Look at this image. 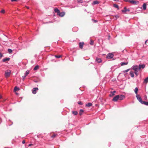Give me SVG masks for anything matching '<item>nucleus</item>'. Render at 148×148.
I'll list each match as a JSON object with an SVG mask.
<instances>
[{"mask_svg":"<svg viewBox=\"0 0 148 148\" xmlns=\"http://www.w3.org/2000/svg\"><path fill=\"white\" fill-rule=\"evenodd\" d=\"M136 97L137 100L139 101V102L141 103L142 104L144 101H143L140 96L138 95H136Z\"/></svg>","mask_w":148,"mask_h":148,"instance_id":"obj_1","label":"nucleus"},{"mask_svg":"<svg viewBox=\"0 0 148 148\" xmlns=\"http://www.w3.org/2000/svg\"><path fill=\"white\" fill-rule=\"evenodd\" d=\"M11 73V71L9 70H8L5 72V75L6 77H9Z\"/></svg>","mask_w":148,"mask_h":148,"instance_id":"obj_2","label":"nucleus"},{"mask_svg":"<svg viewBox=\"0 0 148 148\" xmlns=\"http://www.w3.org/2000/svg\"><path fill=\"white\" fill-rule=\"evenodd\" d=\"M132 69L134 71H139V66H138L135 65L133 66L132 67Z\"/></svg>","mask_w":148,"mask_h":148,"instance_id":"obj_3","label":"nucleus"},{"mask_svg":"<svg viewBox=\"0 0 148 148\" xmlns=\"http://www.w3.org/2000/svg\"><path fill=\"white\" fill-rule=\"evenodd\" d=\"M114 55L112 53H108L106 57V58L108 59H111L113 58Z\"/></svg>","mask_w":148,"mask_h":148,"instance_id":"obj_4","label":"nucleus"},{"mask_svg":"<svg viewBox=\"0 0 148 148\" xmlns=\"http://www.w3.org/2000/svg\"><path fill=\"white\" fill-rule=\"evenodd\" d=\"M130 3L134 5H136L139 3V2L138 1L135 0H131L130 1Z\"/></svg>","mask_w":148,"mask_h":148,"instance_id":"obj_5","label":"nucleus"},{"mask_svg":"<svg viewBox=\"0 0 148 148\" xmlns=\"http://www.w3.org/2000/svg\"><path fill=\"white\" fill-rule=\"evenodd\" d=\"M145 65L144 64H139L138 66H139V70H140L141 69H143L145 67Z\"/></svg>","mask_w":148,"mask_h":148,"instance_id":"obj_6","label":"nucleus"},{"mask_svg":"<svg viewBox=\"0 0 148 148\" xmlns=\"http://www.w3.org/2000/svg\"><path fill=\"white\" fill-rule=\"evenodd\" d=\"M84 44V43L83 42H80L79 43V47L81 49L83 48V45Z\"/></svg>","mask_w":148,"mask_h":148,"instance_id":"obj_7","label":"nucleus"},{"mask_svg":"<svg viewBox=\"0 0 148 148\" xmlns=\"http://www.w3.org/2000/svg\"><path fill=\"white\" fill-rule=\"evenodd\" d=\"M65 13L64 12H60L58 15L61 17H62L65 15Z\"/></svg>","mask_w":148,"mask_h":148,"instance_id":"obj_8","label":"nucleus"},{"mask_svg":"<svg viewBox=\"0 0 148 148\" xmlns=\"http://www.w3.org/2000/svg\"><path fill=\"white\" fill-rule=\"evenodd\" d=\"M119 98V95H116L112 99V101H116Z\"/></svg>","mask_w":148,"mask_h":148,"instance_id":"obj_9","label":"nucleus"},{"mask_svg":"<svg viewBox=\"0 0 148 148\" xmlns=\"http://www.w3.org/2000/svg\"><path fill=\"white\" fill-rule=\"evenodd\" d=\"M122 12H129L130 10L129 9H127L126 7H125L124 8V10H121Z\"/></svg>","mask_w":148,"mask_h":148,"instance_id":"obj_10","label":"nucleus"},{"mask_svg":"<svg viewBox=\"0 0 148 148\" xmlns=\"http://www.w3.org/2000/svg\"><path fill=\"white\" fill-rule=\"evenodd\" d=\"M38 88H34L32 90V93L34 94H35L36 93V91L38 90Z\"/></svg>","mask_w":148,"mask_h":148,"instance_id":"obj_11","label":"nucleus"},{"mask_svg":"<svg viewBox=\"0 0 148 148\" xmlns=\"http://www.w3.org/2000/svg\"><path fill=\"white\" fill-rule=\"evenodd\" d=\"M125 98V96L123 95H119V99L120 100H122Z\"/></svg>","mask_w":148,"mask_h":148,"instance_id":"obj_12","label":"nucleus"},{"mask_svg":"<svg viewBox=\"0 0 148 148\" xmlns=\"http://www.w3.org/2000/svg\"><path fill=\"white\" fill-rule=\"evenodd\" d=\"M10 60V58H4L2 60V61L3 62H5L7 61H9Z\"/></svg>","mask_w":148,"mask_h":148,"instance_id":"obj_13","label":"nucleus"},{"mask_svg":"<svg viewBox=\"0 0 148 148\" xmlns=\"http://www.w3.org/2000/svg\"><path fill=\"white\" fill-rule=\"evenodd\" d=\"M96 61L99 63H100L101 62V58H96Z\"/></svg>","mask_w":148,"mask_h":148,"instance_id":"obj_14","label":"nucleus"},{"mask_svg":"<svg viewBox=\"0 0 148 148\" xmlns=\"http://www.w3.org/2000/svg\"><path fill=\"white\" fill-rule=\"evenodd\" d=\"M55 12L57 13V15L60 12L59 10L57 8H55L54 9Z\"/></svg>","mask_w":148,"mask_h":148,"instance_id":"obj_15","label":"nucleus"},{"mask_svg":"<svg viewBox=\"0 0 148 148\" xmlns=\"http://www.w3.org/2000/svg\"><path fill=\"white\" fill-rule=\"evenodd\" d=\"M116 92V91H114L113 92L111 91V94L109 95L110 97H112L115 95L114 93Z\"/></svg>","mask_w":148,"mask_h":148,"instance_id":"obj_16","label":"nucleus"},{"mask_svg":"<svg viewBox=\"0 0 148 148\" xmlns=\"http://www.w3.org/2000/svg\"><path fill=\"white\" fill-rule=\"evenodd\" d=\"M92 106V104L91 103H89L86 104V106L88 107H90Z\"/></svg>","mask_w":148,"mask_h":148,"instance_id":"obj_17","label":"nucleus"},{"mask_svg":"<svg viewBox=\"0 0 148 148\" xmlns=\"http://www.w3.org/2000/svg\"><path fill=\"white\" fill-rule=\"evenodd\" d=\"M99 3V1H93V2L92 4L93 5H96L98 4Z\"/></svg>","mask_w":148,"mask_h":148,"instance_id":"obj_18","label":"nucleus"},{"mask_svg":"<svg viewBox=\"0 0 148 148\" xmlns=\"http://www.w3.org/2000/svg\"><path fill=\"white\" fill-rule=\"evenodd\" d=\"M127 64H128L127 62H122L121 63V65L122 66H124L125 65H127Z\"/></svg>","mask_w":148,"mask_h":148,"instance_id":"obj_19","label":"nucleus"},{"mask_svg":"<svg viewBox=\"0 0 148 148\" xmlns=\"http://www.w3.org/2000/svg\"><path fill=\"white\" fill-rule=\"evenodd\" d=\"M130 76L132 77H134V74L133 71H131L130 72Z\"/></svg>","mask_w":148,"mask_h":148,"instance_id":"obj_20","label":"nucleus"},{"mask_svg":"<svg viewBox=\"0 0 148 148\" xmlns=\"http://www.w3.org/2000/svg\"><path fill=\"white\" fill-rule=\"evenodd\" d=\"M72 113L74 115H76L77 114L78 112L77 111H72Z\"/></svg>","mask_w":148,"mask_h":148,"instance_id":"obj_21","label":"nucleus"},{"mask_svg":"<svg viewBox=\"0 0 148 148\" xmlns=\"http://www.w3.org/2000/svg\"><path fill=\"white\" fill-rule=\"evenodd\" d=\"M143 10H145L146 8V4L145 3H144L143 5Z\"/></svg>","mask_w":148,"mask_h":148,"instance_id":"obj_22","label":"nucleus"},{"mask_svg":"<svg viewBox=\"0 0 148 148\" xmlns=\"http://www.w3.org/2000/svg\"><path fill=\"white\" fill-rule=\"evenodd\" d=\"M138 91V88L137 87H136L134 89V92L137 95Z\"/></svg>","mask_w":148,"mask_h":148,"instance_id":"obj_23","label":"nucleus"},{"mask_svg":"<svg viewBox=\"0 0 148 148\" xmlns=\"http://www.w3.org/2000/svg\"><path fill=\"white\" fill-rule=\"evenodd\" d=\"M142 104H144L146 106H148V101H144Z\"/></svg>","mask_w":148,"mask_h":148,"instance_id":"obj_24","label":"nucleus"},{"mask_svg":"<svg viewBox=\"0 0 148 148\" xmlns=\"http://www.w3.org/2000/svg\"><path fill=\"white\" fill-rule=\"evenodd\" d=\"M84 112V110L82 109H80L79 111V114L80 115H82L83 112Z\"/></svg>","mask_w":148,"mask_h":148,"instance_id":"obj_25","label":"nucleus"},{"mask_svg":"<svg viewBox=\"0 0 148 148\" xmlns=\"http://www.w3.org/2000/svg\"><path fill=\"white\" fill-rule=\"evenodd\" d=\"M39 66L38 65H36L34 69V70L35 71L39 68Z\"/></svg>","mask_w":148,"mask_h":148,"instance_id":"obj_26","label":"nucleus"},{"mask_svg":"<svg viewBox=\"0 0 148 148\" xmlns=\"http://www.w3.org/2000/svg\"><path fill=\"white\" fill-rule=\"evenodd\" d=\"M113 6L114 7L116 8H117L118 9H119L118 5L116 4H114Z\"/></svg>","mask_w":148,"mask_h":148,"instance_id":"obj_27","label":"nucleus"},{"mask_svg":"<svg viewBox=\"0 0 148 148\" xmlns=\"http://www.w3.org/2000/svg\"><path fill=\"white\" fill-rule=\"evenodd\" d=\"M29 73V71L28 70H27L25 73V75L27 76Z\"/></svg>","mask_w":148,"mask_h":148,"instance_id":"obj_28","label":"nucleus"},{"mask_svg":"<svg viewBox=\"0 0 148 148\" xmlns=\"http://www.w3.org/2000/svg\"><path fill=\"white\" fill-rule=\"evenodd\" d=\"M93 43H94L93 41V40H90V44L91 45H93Z\"/></svg>","mask_w":148,"mask_h":148,"instance_id":"obj_29","label":"nucleus"},{"mask_svg":"<svg viewBox=\"0 0 148 148\" xmlns=\"http://www.w3.org/2000/svg\"><path fill=\"white\" fill-rule=\"evenodd\" d=\"M55 56L56 58H59L61 57L62 56L61 55H55Z\"/></svg>","mask_w":148,"mask_h":148,"instance_id":"obj_30","label":"nucleus"},{"mask_svg":"<svg viewBox=\"0 0 148 148\" xmlns=\"http://www.w3.org/2000/svg\"><path fill=\"white\" fill-rule=\"evenodd\" d=\"M8 52L9 53H11L12 52V50L11 49H8Z\"/></svg>","mask_w":148,"mask_h":148,"instance_id":"obj_31","label":"nucleus"},{"mask_svg":"<svg viewBox=\"0 0 148 148\" xmlns=\"http://www.w3.org/2000/svg\"><path fill=\"white\" fill-rule=\"evenodd\" d=\"M19 90V88L16 86H15L14 88V90L15 91H16L17 90Z\"/></svg>","mask_w":148,"mask_h":148,"instance_id":"obj_32","label":"nucleus"},{"mask_svg":"<svg viewBox=\"0 0 148 148\" xmlns=\"http://www.w3.org/2000/svg\"><path fill=\"white\" fill-rule=\"evenodd\" d=\"M57 135V134H54L51 136V137L54 138Z\"/></svg>","mask_w":148,"mask_h":148,"instance_id":"obj_33","label":"nucleus"},{"mask_svg":"<svg viewBox=\"0 0 148 148\" xmlns=\"http://www.w3.org/2000/svg\"><path fill=\"white\" fill-rule=\"evenodd\" d=\"M138 71H134V73L136 76H137L138 75Z\"/></svg>","mask_w":148,"mask_h":148,"instance_id":"obj_34","label":"nucleus"},{"mask_svg":"<svg viewBox=\"0 0 148 148\" xmlns=\"http://www.w3.org/2000/svg\"><path fill=\"white\" fill-rule=\"evenodd\" d=\"M148 82V77L144 79V82Z\"/></svg>","mask_w":148,"mask_h":148,"instance_id":"obj_35","label":"nucleus"},{"mask_svg":"<svg viewBox=\"0 0 148 148\" xmlns=\"http://www.w3.org/2000/svg\"><path fill=\"white\" fill-rule=\"evenodd\" d=\"M130 70V69H128L127 70H125L123 71V72L125 73L128 72Z\"/></svg>","mask_w":148,"mask_h":148,"instance_id":"obj_36","label":"nucleus"},{"mask_svg":"<svg viewBox=\"0 0 148 148\" xmlns=\"http://www.w3.org/2000/svg\"><path fill=\"white\" fill-rule=\"evenodd\" d=\"M26 76H26V75H25L23 76H22V79H23V80H24V79H25V77H26Z\"/></svg>","mask_w":148,"mask_h":148,"instance_id":"obj_37","label":"nucleus"},{"mask_svg":"<svg viewBox=\"0 0 148 148\" xmlns=\"http://www.w3.org/2000/svg\"><path fill=\"white\" fill-rule=\"evenodd\" d=\"M77 103L78 104H79L80 105H82V103L80 101H79Z\"/></svg>","mask_w":148,"mask_h":148,"instance_id":"obj_38","label":"nucleus"},{"mask_svg":"<svg viewBox=\"0 0 148 148\" xmlns=\"http://www.w3.org/2000/svg\"><path fill=\"white\" fill-rule=\"evenodd\" d=\"M92 20L95 23H97L98 22L97 20H94L93 19H92Z\"/></svg>","mask_w":148,"mask_h":148,"instance_id":"obj_39","label":"nucleus"},{"mask_svg":"<svg viewBox=\"0 0 148 148\" xmlns=\"http://www.w3.org/2000/svg\"><path fill=\"white\" fill-rule=\"evenodd\" d=\"M0 12L1 13H4L5 12V10H2Z\"/></svg>","mask_w":148,"mask_h":148,"instance_id":"obj_40","label":"nucleus"},{"mask_svg":"<svg viewBox=\"0 0 148 148\" xmlns=\"http://www.w3.org/2000/svg\"><path fill=\"white\" fill-rule=\"evenodd\" d=\"M3 56V55L0 52V59Z\"/></svg>","mask_w":148,"mask_h":148,"instance_id":"obj_41","label":"nucleus"},{"mask_svg":"<svg viewBox=\"0 0 148 148\" xmlns=\"http://www.w3.org/2000/svg\"><path fill=\"white\" fill-rule=\"evenodd\" d=\"M125 2H128L130 3V0H123Z\"/></svg>","mask_w":148,"mask_h":148,"instance_id":"obj_42","label":"nucleus"},{"mask_svg":"<svg viewBox=\"0 0 148 148\" xmlns=\"http://www.w3.org/2000/svg\"><path fill=\"white\" fill-rule=\"evenodd\" d=\"M78 2L79 3H82L83 2L82 0H80L78 1Z\"/></svg>","mask_w":148,"mask_h":148,"instance_id":"obj_43","label":"nucleus"},{"mask_svg":"<svg viewBox=\"0 0 148 148\" xmlns=\"http://www.w3.org/2000/svg\"><path fill=\"white\" fill-rule=\"evenodd\" d=\"M115 17L116 18H117L119 17V16L118 15H115Z\"/></svg>","mask_w":148,"mask_h":148,"instance_id":"obj_44","label":"nucleus"},{"mask_svg":"<svg viewBox=\"0 0 148 148\" xmlns=\"http://www.w3.org/2000/svg\"><path fill=\"white\" fill-rule=\"evenodd\" d=\"M33 145V144H30L28 146L29 147H31Z\"/></svg>","mask_w":148,"mask_h":148,"instance_id":"obj_45","label":"nucleus"},{"mask_svg":"<svg viewBox=\"0 0 148 148\" xmlns=\"http://www.w3.org/2000/svg\"><path fill=\"white\" fill-rule=\"evenodd\" d=\"M22 143L23 144H25V140H23Z\"/></svg>","mask_w":148,"mask_h":148,"instance_id":"obj_46","label":"nucleus"},{"mask_svg":"<svg viewBox=\"0 0 148 148\" xmlns=\"http://www.w3.org/2000/svg\"><path fill=\"white\" fill-rule=\"evenodd\" d=\"M12 2L16 1L17 0H11Z\"/></svg>","mask_w":148,"mask_h":148,"instance_id":"obj_47","label":"nucleus"},{"mask_svg":"<svg viewBox=\"0 0 148 148\" xmlns=\"http://www.w3.org/2000/svg\"><path fill=\"white\" fill-rule=\"evenodd\" d=\"M113 1H115L116 2L119 1V0H113Z\"/></svg>","mask_w":148,"mask_h":148,"instance_id":"obj_48","label":"nucleus"},{"mask_svg":"<svg viewBox=\"0 0 148 148\" xmlns=\"http://www.w3.org/2000/svg\"><path fill=\"white\" fill-rule=\"evenodd\" d=\"M147 40H146L145 41V44H146V43H147Z\"/></svg>","mask_w":148,"mask_h":148,"instance_id":"obj_49","label":"nucleus"},{"mask_svg":"<svg viewBox=\"0 0 148 148\" xmlns=\"http://www.w3.org/2000/svg\"><path fill=\"white\" fill-rule=\"evenodd\" d=\"M2 98V96L1 95H0V99Z\"/></svg>","mask_w":148,"mask_h":148,"instance_id":"obj_50","label":"nucleus"},{"mask_svg":"<svg viewBox=\"0 0 148 148\" xmlns=\"http://www.w3.org/2000/svg\"><path fill=\"white\" fill-rule=\"evenodd\" d=\"M12 124H13V123H12V124H10V125H9V126H10V125H11Z\"/></svg>","mask_w":148,"mask_h":148,"instance_id":"obj_51","label":"nucleus"},{"mask_svg":"<svg viewBox=\"0 0 148 148\" xmlns=\"http://www.w3.org/2000/svg\"><path fill=\"white\" fill-rule=\"evenodd\" d=\"M34 82H36V83H37V82H37V81H34Z\"/></svg>","mask_w":148,"mask_h":148,"instance_id":"obj_52","label":"nucleus"},{"mask_svg":"<svg viewBox=\"0 0 148 148\" xmlns=\"http://www.w3.org/2000/svg\"><path fill=\"white\" fill-rule=\"evenodd\" d=\"M27 9H29V7H27Z\"/></svg>","mask_w":148,"mask_h":148,"instance_id":"obj_53","label":"nucleus"}]
</instances>
